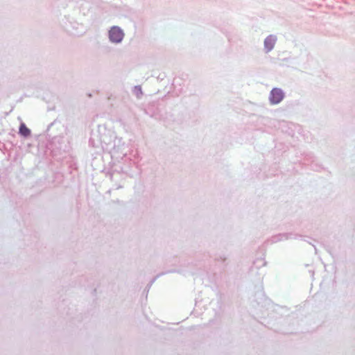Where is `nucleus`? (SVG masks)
Here are the masks:
<instances>
[{"label":"nucleus","mask_w":355,"mask_h":355,"mask_svg":"<svg viewBox=\"0 0 355 355\" xmlns=\"http://www.w3.org/2000/svg\"><path fill=\"white\" fill-rule=\"evenodd\" d=\"M109 37L113 42H120L123 37V33L119 27H112L109 32Z\"/></svg>","instance_id":"nucleus-1"},{"label":"nucleus","mask_w":355,"mask_h":355,"mask_svg":"<svg viewBox=\"0 0 355 355\" xmlns=\"http://www.w3.org/2000/svg\"><path fill=\"white\" fill-rule=\"evenodd\" d=\"M284 98V93L279 88H274L270 92V101L272 104H277Z\"/></svg>","instance_id":"nucleus-2"},{"label":"nucleus","mask_w":355,"mask_h":355,"mask_svg":"<svg viewBox=\"0 0 355 355\" xmlns=\"http://www.w3.org/2000/svg\"><path fill=\"white\" fill-rule=\"evenodd\" d=\"M19 133L24 137H28L30 135L31 131L24 123H21L19 127Z\"/></svg>","instance_id":"nucleus-3"},{"label":"nucleus","mask_w":355,"mask_h":355,"mask_svg":"<svg viewBox=\"0 0 355 355\" xmlns=\"http://www.w3.org/2000/svg\"><path fill=\"white\" fill-rule=\"evenodd\" d=\"M275 41L272 37H267L265 40V46L270 51L272 49Z\"/></svg>","instance_id":"nucleus-4"}]
</instances>
